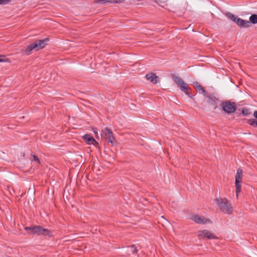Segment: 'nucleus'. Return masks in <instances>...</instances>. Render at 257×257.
Here are the masks:
<instances>
[{"mask_svg":"<svg viewBox=\"0 0 257 257\" xmlns=\"http://www.w3.org/2000/svg\"><path fill=\"white\" fill-rule=\"evenodd\" d=\"M48 41V38L36 40L34 43L27 46L24 52L27 55H29L33 50L37 51L44 48L47 45V43Z\"/></svg>","mask_w":257,"mask_h":257,"instance_id":"f257e3e1","label":"nucleus"},{"mask_svg":"<svg viewBox=\"0 0 257 257\" xmlns=\"http://www.w3.org/2000/svg\"><path fill=\"white\" fill-rule=\"evenodd\" d=\"M171 77L173 81L179 87L181 90L183 91L186 95L190 98H193V96L191 95L189 91L191 90L192 89L188 87V84L185 83L183 79L180 77L176 76L174 74H171Z\"/></svg>","mask_w":257,"mask_h":257,"instance_id":"f03ea898","label":"nucleus"},{"mask_svg":"<svg viewBox=\"0 0 257 257\" xmlns=\"http://www.w3.org/2000/svg\"><path fill=\"white\" fill-rule=\"evenodd\" d=\"M215 202L219 208L224 213L231 214L233 212V208L228 200L225 198L216 199Z\"/></svg>","mask_w":257,"mask_h":257,"instance_id":"7ed1b4c3","label":"nucleus"},{"mask_svg":"<svg viewBox=\"0 0 257 257\" xmlns=\"http://www.w3.org/2000/svg\"><path fill=\"white\" fill-rule=\"evenodd\" d=\"M25 230L29 231L30 234L43 235L50 236L51 233L48 229L44 228L41 226L34 225L30 227H26Z\"/></svg>","mask_w":257,"mask_h":257,"instance_id":"20e7f679","label":"nucleus"},{"mask_svg":"<svg viewBox=\"0 0 257 257\" xmlns=\"http://www.w3.org/2000/svg\"><path fill=\"white\" fill-rule=\"evenodd\" d=\"M226 16L241 28H248L251 26L248 21L241 19L230 13H227Z\"/></svg>","mask_w":257,"mask_h":257,"instance_id":"39448f33","label":"nucleus"},{"mask_svg":"<svg viewBox=\"0 0 257 257\" xmlns=\"http://www.w3.org/2000/svg\"><path fill=\"white\" fill-rule=\"evenodd\" d=\"M222 109L226 113L230 114L234 112L236 110V104L230 100L222 101L221 105Z\"/></svg>","mask_w":257,"mask_h":257,"instance_id":"423d86ee","label":"nucleus"},{"mask_svg":"<svg viewBox=\"0 0 257 257\" xmlns=\"http://www.w3.org/2000/svg\"><path fill=\"white\" fill-rule=\"evenodd\" d=\"M101 136L102 138L107 140L108 142L110 143L112 145L116 144V140L113 136L112 131L110 128L106 127L102 130L101 133Z\"/></svg>","mask_w":257,"mask_h":257,"instance_id":"0eeeda50","label":"nucleus"},{"mask_svg":"<svg viewBox=\"0 0 257 257\" xmlns=\"http://www.w3.org/2000/svg\"><path fill=\"white\" fill-rule=\"evenodd\" d=\"M242 177V170L241 169H238L235 175V187L236 195L238 197V193L241 191V185Z\"/></svg>","mask_w":257,"mask_h":257,"instance_id":"6e6552de","label":"nucleus"},{"mask_svg":"<svg viewBox=\"0 0 257 257\" xmlns=\"http://www.w3.org/2000/svg\"><path fill=\"white\" fill-rule=\"evenodd\" d=\"M197 236L201 238H207L209 239L217 238L214 234L207 230L198 231L197 232Z\"/></svg>","mask_w":257,"mask_h":257,"instance_id":"1a4fd4ad","label":"nucleus"},{"mask_svg":"<svg viewBox=\"0 0 257 257\" xmlns=\"http://www.w3.org/2000/svg\"><path fill=\"white\" fill-rule=\"evenodd\" d=\"M192 219L198 224H206L207 222H210L209 219L205 218L204 216L198 215H193Z\"/></svg>","mask_w":257,"mask_h":257,"instance_id":"9d476101","label":"nucleus"},{"mask_svg":"<svg viewBox=\"0 0 257 257\" xmlns=\"http://www.w3.org/2000/svg\"><path fill=\"white\" fill-rule=\"evenodd\" d=\"M205 96L208 98L207 102L209 104L213 105L214 106V108L216 109L217 107V104L219 99L214 96L209 95L208 93L207 94V95H205Z\"/></svg>","mask_w":257,"mask_h":257,"instance_id":"9b49d317","label":"nucleus"},{"mask_svg":"<svg viewBox=\"0 0 257 257\" xmlns=\"http://www.w3.org/2000/svg\"><path fill=\"white\" fill-rule=\"evenodd\" d=\"M146 78L153 84H157L159 81V78L155 73H149L146 75Z\"/></svg>","mask_w":257,"mask_h":257,"instance_id":"f8f14e48","label":"nucleus"},{"mask_svg":"<svg viewBox=\"0 0 257 257\" xmlns=\"http://www.w3.org/2000/svg\"><path fill=\"white\" fill-rule=\"evenodd\" d=\"M193 86L200 93L202 94L203 95H207V92L204 88L198 82H194L193 83Z\"/></svg>","mask_w":257,"mask_h":257,"instance_id":"ddd939ff","label":"nucleus"},{"mask_svg":"<svg viewBox=\"0 0 257 257\" xmlns=\"http://www.w3.org/2000/svg\"><path fill=\"white\" fill-rule=\"evenodd\" d=\"M83 139L89 144L95 145V144H97L95 140L88 134H86L83 136Z\"/></svg>","mask_w":257,"mask_h":257,"instance_id":"4468645a","label":"nucleus"},{"mask_svg":"<svg viewBox=\"0 0 257 257\" xmlns=\"http://www.w3.org/2000/svg\"><path fill=\"white\" fill-rule=\"evenodd\" d=\"M138 250L136 246V245L133 244L131 246H128L127 247V251L126 252L128 255H130L131 253L135 254L137 253Z\"/></svg>","mask_w":257,"mask_h":257,"instance_id":"2eb2a0df","label":"nucleus"},{"mask_svg":"<svg viewBox=\"0 0 257 257\" xmlns=\"http://www.w3.org/2000/svg\"><path fill=\"white\" fill-rule=\"evenodd\" d=\"M249 22L250 24H257V15L252 14L249 18Z\"/></svg>","mask_w":257,"mask_h":257,"instance_id":"dca6fc26","label":"nucleus"},{"mask_svg":"<svg viewBox=\"0 0 257 257\" xmlns=\"http://www.w3.org/2000/svg\"><path fill=\"white\" fill-rule=\"evenodd\" d=\"M98 3H120L124 1V0H96Z\"/></svg>","mask_w":257,"mask_h":257,"instance_id":"f3484780","label":"nucleus"},{"mask_svg":"<svg viewBox=\"0 0 257 257\" xmlns=\"http://www.w3.org/2000/svg\"><path fill=\"white\" fill-rule=\"evenodd\" d=\"M241 111L243 115H248L251 113L249 109L246 107L242 108Z\"/></svg>","mask_w":257,"mask_h":257,"instance_id":"a211bd4d","label":"nucleus"},{"mask_svg":"<svg viewBox=\"0 0 257 257\" xmlns=\"http://www.w3.org/2000/svg\"><path fill=\"white\" fill-rule=\"evenodd\" d=\"M32 159L31 160L32 161H35V162H37L39 164H41V162L37 156H36L35 155H32Z\"/></svg>","mask_w":257,"mask_h":257,"instance_id":"6ab92c4d","label":"nucleus"},{"mask_svg":"<svg viewBox=\"0 0 257 257\" xmlns=\"http://www.w3.org/2000/svg\"><path fill=\"white\" fill-rule=\"evenodd\" d=\"M8 61V59L4 55H0V62H6Z\"/></svg>","mask_w":257,"mask_h":257,"instance_id":"aec40b11","label":"nucleus"},{"mask_svg":"<svg viewBox=\"0 0 257 257\" xmlns=\"http://www.w3.org/2000/svg\"><path fill=\"white\" fill-rule=\"evenodd\" d=\"M255 121L256 120L254 119H249L247 120V123L250 125L253 126Z\"/></svg>","mask_w":257,"mask_h":257,"instance_id":"412c9836","label":"nucleus"},{"mask_svg":"<svg viewBox=\"0 0 257 257\" xmlns=\"http://www.w3.org/2000/svg\"><path fill=\"white\" fill-rule=\"evenodd\" d=\"M156 2L158 3L159 5H161L164 3L163 0H155Z\"/></svg>","mask_w":257,"mask_h":257,"instance_id":"4be33fe9","label":"nucleus"},{"mask_svg":"<svg viewBox=\"0 0 257 257\" xmlns=\"http://www.w3.org/2000/svg\"><path fill=\"white\" fill-rule=\"evenodd\" d=\"M93 133L95 134V137L97 138L98 136V133L95 128L93 129Z\"/></svg>","mask_w":257,"mask_h":257,"instance_id":"5701e85b","label":"nucleus"},{"mask_svg":"<svg viewBox=\"0 0 257 257\" xmlns=\"http://www.w3.org/2000/svg\"><path fill=\"white\" fill-rule=\"evenodd\" d=\"M6 0H0V5H3L6 3Z\"/></svg>","mask_w":257,"mask_h":257,"instance_id":"b1692460","label":"nucleus"},{"mask_svg":"<svg viewBox=\"0 0 257 257\" xmlns=\"http://www.w3.org/2000/svg\"><path fill=\"white\" fill-rule=\"evenodd\" d=\"M253 116L255 118H257V110L254 111Z\"/></svg>","mask_w":257,"mask_h":257,"instance_id":"393cba45","label":"nucleus"},{"mask_svg":"<svg viewBox=\"0 0 257 257\" xmlns=\"http://www.w3.org/2000/svg\"><path fill=\"white\" fill-rule=\"evenodd\" d=\"M253 126H254V127H257V120H256V121H255L254 123V125H253Z\"/></svg>","mask_w":257,"mask_h":257,"instance_id":"a878e982","label":"nucleus"}]
</instances>
